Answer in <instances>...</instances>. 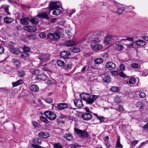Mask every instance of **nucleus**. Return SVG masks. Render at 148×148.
Masks as SVG:
<instances>
[{
	"label": "nucleus",
	"instance_id": "obj_39",
	"mask_svg": "<svg viewBox=\"0 0 148 148\" xmlns=\"http://www.w3.org/2000/svg\"><path fill=\"white\" fill-rule=\"evenodd\" d=\"M111 91L117 92L119 90V88L117 87L113 86L110 89Z\"/></svg>",
	"mask_w": 148,
	"mask_h": 148
},
{
	"label": "nucleus",
	"instance_id": "obj_20",
	"mask_svg": "<svg viewBox=\"0 0 148 148\" xmlns=\"http://www.w3.org/2000/svg\"><path fill=\"white\" fill-rule=\"evenodd\" d=\"M136 44L137 45L143 46L145 45L146 42L143 40H139L136 41Z\"/></svg>",
	"mask_w": 148,
	"mask_h": 148
},
{
	"label": "nucleus",
	"instance_id": "obj_34",
	"mask_svg": "<svg viewBox=\"0 0 148 148\" xmlns=\"http://www.w3.org/2000/svg\"><path fill=\"white\" fill-rule=\"evenodd\" d=\"M13 54H18L20 52L19 49L17 48H14V47L10 51Z\"/></svg>",
	"mask_w": 148,
	"mask_h": 148
},
{
	"label": "nucleus",
	"instance_id": "obj_9",
	"mask_svg": "<svg viewBox=\"0 0 148 148\" xmlns=\"http://www.w3.org/2000/svg\"><path fill=\"white\" fill-rule=\"evenodd\" d=\"M74 103L75 106L78 108H81L83 105L82 101L80 99L75 100Z\"/></svg>",
	"mask_w": 148,
	"mask_h": 148
},
{
	"label": "nucleus",
	"instance_id": "obj_63",
	"mask_svg": "<svg viewBox=\"0 0 148 148\" xmlns=\"http://www.w3.org/2000/svg\"><path fill=\"white\" fill-rule=\"evenodd\" d=\"M143 39H144L145 41H148V36H144L142 37Z\"/></svg>",
	"mask_w": 148,
	"mask_h": 148
},
{
	"label": "nucleus",
	"instance_id": "obj_5",
	"mask_svg": "<svg viewBox=\"0 0 148 148\" xmlns=\"http://www.w3.org/2000/svg\"><path fill=\"white\" fill-rule=\"evenodd\" d=\"M74 131L80 137L82 138H85L88 136V134L86 131L80 130L76 128L74 129Z\"/></svg>",
	"mask_w": 148,
	"mask_h": 148
},
{
	"label": "nucleus",
	"instance_id": "obj_4",
	"mask_svg": "<svg viewBox=\"0 0 148 148\" xmlns=\"http://www.w3.org/2000/svg\"><path fill=\"white\" fill-rule=\"evenodd\" d=\"M44 114L47 118L51 120H55L57 116L55 114L49 111L45 112Z\"/></svg>",
	"mask_w": 148,
	"mask_h": 148
},
{
	"label": "nucleus",
	"instance_id": "obj_10",
	"mask_svg": "<svg viewBox=\"0 0 148 148\" xmlns=\"http://www.w3.org/2000/svg\"><path fill=\"white\" fill-rule=\"evenodd\" d=\"M82 117L84 120L88 121L90 120L92 118V115L90 113H84L82 115Z\"/></svg>",
	"mask_w": 148,
	"mask_h": 148
},
{
	"label": "nucleus",
	"instance_id": "obj_53",
	"mask_svg": "<svg viewBox=\"0 0 148 148\" xmlns=\"http://www.w3.org/2000/svg\"><path fill=\"white\" fill-rule=\"evenodd\" d=\"M25 75V73L23 71L19 72L18 74V76L20 77H22L24 76Z\"/></svg>",
	"mask_w": 148,
	"mask_h": 148
},
{
	"label": "nucleus",
	"instance_id": "obj_12",
	"mask_svg": "<svg viewBox=\"0 0 148 148\" xmlns=\"http://www.w3.org/2000/svg\"><path fill=\"white\" fill-rule=\"evenodd\" d=\"M68 105L65 103L58 104L57 106L59 110H62L68 108Z\"/></svg>",
	"mask_w": 148,
	"mask_h": 148
},
{
	"label": "nucleus",
	"instance_id": "obj_18",
	"mask_svg": "<svg viewBox=\"0 0 148 148\" xmlns=\"http://www.w3.org/2000/svg\"><path fill=\"white\" fill-rule=\"evenodd\" d=\"M40 59L42 62L48 60V57L46 53L42 54L40 56Z\"/></svg>",
	"mask_w": 148,
	"mask_h": 148
},
{
	"label": "nucleus",
	"instance_id": "obj_35",
	"mask_svg": "<svg viewBox=\"0 0 148 148\" xmlns=\"http://www.w3.org/2000/svg\"><path fill=\"white\" fill-rule=\"evenodd\" d=\"M39 76L40 77L39 78H40V79L42 80L47 79L48 77L46 75L41 74Z\"/></svg>",
	"mask_w": 148,
	"mask_h": 148
},
{
	"label": "nucleus",
	"instance_id": "obj_17",
	"mask_svg": "<svg viewBox=\"0 0 148 148\" xmlns=\"http://www.w3.org/2000/svg\"><path fill=\"white\" fill-rule=\"evenodd\" d=\"M104 141H105V144L107 148H109L111 147V145L109 142V138L108 136H106L103 138Z\"/></svg>",
	"mask_w": 148,
	"mask_h": 148
},
{
	"label": "nucleus",
	"instance_id": "obj_50",
	"mask_svg": "<svg viewBox=\"0 0 148 148\" xmlns=\"http://www.w3.org/2000/svg\"><path fill=\"white\" fill-rule=\"evenodd\" d=\"M56 63H57V65H60L61 64H62V65L65 64L64 62L60 60H58L57 61H56Z\"/></svg>",
	"mask_w": 148,
	"mask_h": 148
},
{
	"label": "nucleus",
	"instance_id": "obj_2",
	"mask_svg": "<svg viewBox=\"0 0 148 148\" xmlns=\"http://www.w3.org/2000/svg\"><path fill=\"white\" fill-rule=\"evenodd\" d=\"M60 5V3L58 2H52L49 3V6L50 10H54L53 12V14L55 15H59L61 12V11L58 8Z\"/></svg>",
	"mask_w": 148,
	"mask_h": 148
},
{
	"label": "nucleus",
	"instance_id": "obj_43",
	"mask_svg": "<svg viewBox=\"0 0 148 148\" xmlns=\"http://www.w3.org/2000/svg\"><path fill=\"white\" fill-rule=\"evenodd\" d=\"M29 56V54L27 52L23 51L22 52L21 56L22 57H27Z\"/></svg>",
	"mask_w": 148,
	"mask_h": 148
},
{
	"label": "nucleus",
	"instance_id": "obj_56",
	"mask_svg": "<svg viewBox=\"0 0 148 148\" xmlns=\"http://www.w3.org/2000/svg\"><path fill=\"white\" fill-rule=\"evenodd\" d=\"M115 148H122V146L121 143H116Z\"/></svg>",
	"mask_w": 148,
	"mask_h": 148
},
{
	"label": "nucleus",
	"instance_id": "obj_36",
	"mask_svg": "<svg viewBox=\"0 0 148 148\" xmlns=\"http://www.w3.org/2000/svg\"><path fill=\"white\" fill-rule=\"evenodd\" d=\"M103 81L106 83L109 82L110 80V77L108 76H105L103 79Z\"/></svg>",
	"mask_w": 148,
	"mask_h": 148
},
{
	"label": "nucleus",
	"instance_id": "obj_3",
	"mask_svg": "<svg viewBox=\"0 0 148 148\" xmlns=\"http://www.w3.org/2000/svg\"><path fill=\"white\" fill-rule=\"evenodd\" d=\"M60 33L58 31L53 33H49L47 34V38L49 41H57L60 38Z\"/></svg>",
	"mask_w": 148,
	"mask_h": 148
},
{
	"label": "nucleus",
	"instance_id": "obj_28",
	"mask_svg": "<svg viewBox=\"0 0 148 148\" xmlns=\"http://www.w3.org/2000/svg\"><path fill=\"white\" fill-rule=\"evenodd\" d=\"M8 47L10 49V50L11 51L14 48V43L10 41L8 42Z\"/></svg>",
	"mask_w": 148,
	"mask_h": 148
},
{
	"label": "nucleus",
	"instance_id": "obj_7",
	"mask_svg": "<svg viewBox=\"0 0 148 148\" xmlns=\"http://www.w3.org/2000/svg\"><path fill=\"white\" fill-rule=\"evenodd\" d=\"M23 29L25 30L30 32H34L36 30V28L34 26L29 25L25 26Z\"/></svg>",
	"mask_w": 148,
	"mask_h": 148
},
{
	"label": "nucleus",
	"instance_id": "obj_42",
	"mask_svg": "<svg viewBox=\"0 0 148 148\" xmlns=\"http://www.w3.org/2000/svg\"><path fill=\"white\" fill-rule=\"evenodd\" d=\"M107 69L109 70H112L116 67V65H106Z\"/></svg>",
	"mask_w": 148,
	"mask_h": 148
},
{
	"label": "nucleus",
	"instance_id": "obj_48",
	"mask_svg": "<svg viewBox=\"0 0 148 148\" xmlns=\"http://www.w3.org/2000/svg\"><path fill=\"white\" fill-rule=\"evenodd\" d=\"M23 50L24 51H25L27 52H29L30 51L29 48L28 47L26 46L23 47Z\"/></svg>",
	"mask_w": 148,
	"mask_h": 148
},
{
	"label": "nucleus",
	"instance_id": "obj_31",
	"mask_svg": "<svg viewBox=\"0 0 148 148\" xmlns=\"http://www.w3.org/2000/svg\"><path fill=\"white\" fill-rule=\"evenodd\" d=\"M94 115L97 117V119L100 121V122H103L105 120V118L104 117L102 116H98L96 114H95Z\"/></svg>",
	"mask_w": 148,
	"mask_h": 148
},
{
	"label": "nucleus",
	"instance_id": "obj_6",
	"mask_svg": "<svg viewBox=\"0 0 148 148\" xmlns=\"http://www.w3.org/2000/svg\"><path fill=\"white\" fill-rule=\"evenodd\" d=\"M113 38L114 37L111 36H107L104 41V43L106 45H109L111 44L112 42H114V40Z\"/></svg>",
	"mask_w": 148,
	"mask_h": 148
},
{
	"label": "nucleus",
	"instance_id": "obj_16",
	"mask_svg": "<svg viewBox=\"0 0 148 148\" xmlns=\"http://www.w3.org/2000/svg\"><path fill=\"white\" fill-rule=\"evenodd\" d=\"M36 17H37L38 18L41 17L42 18H45L47 20H49V17L48 15L45 12H43L40 14L36 16Z\"/></svg>",
	"mask_w": 148,
	"mask_h": 148
},
{
	"label": "nucleus",
	"instance_id": "obj_46",
	"mask_svg": "<svg viewBox=\"0 0 148 148\" xmlns=\"http://www.w3.org/2000/svg\"><path fill=\"white\" fill-rule=\"evenodd\" d=\"M54 148H62L61 145L59 143L54 144Z\"/></svg>",
	"mask_w": 148,
	"mask_h": 148
},
{
	"label": "nucleus",
	"instance_id": "obj_44",
	"mask_svg": "<svg viewBox=\"0 0 148 148\" xmlns=\"http://www.w3.org/2000/svg\"><path fill=\"white\" fill-rule=\"evenodd\" d=\"M119 75L120 77L124 78H127V77L126 75H125L123 73V72H121L119 73Z\"/></svg>",
	"mask_w": 148,
	"mask_h": 148
},
{
	"label": "nucleus",
	"instance_id": "obj_38",
	"mask_svg": "<svg viewBox=\"0 0 148 148\" xmlns=\"http://www.w3.org/2000/svg\"><path fill=\"white\" fill-rule=\"evenodd\" d=\"M71 49L72 51L75 53H77L80 51L79 49L77 47H72Z\"/></svg>",
	"mask_w": 148,
	"mask_h": 148
},
{
	"label": "nucleus",
	"instance_id": "obj_24",
	"mask_svg": "<svg viewBox=\"0 0 148 148\" xmlns=\"http://www.w3.org/2000/svg\"><path fill=\"white\" fill-rule=\"evenodd\" d=\"M39 20L34 18H30V21L34 24H37L39 23Z\"/></svg>",
	"mask_w": 148,
	"mask_h": 148
},
{
	"label": "nucleus",
	"instance_id": "obj_41",
	"mask_svg": "<svg viewBox=\"0 0 148 148\" xmlns=\"http://www.w3.org/2000/svg\"><path fill=\"white\" fill-rule=\"evenodd\" d=\"M40 119L41 121L45 123H47L48 121V120L46 118L43 116L40 117Z\"/></svg>",
	"mask_w": 148,
	"mask_h": 148
},
{
	"label": "nucleus",
	"instance_id": "obj_19",
	"mask_svg": "<svg viewBox=\"0 0 148 148\" xmlns=\"http://www.w3.org/2000/svg\"><path fill=\"white\" fill-rule=\"evenodd\" d=\"M30 89L31 91L35 92L38 90L39 88L37 85L34 84L30 87Z\"/></svg>",
	"mask_w": 148,
	"mask_h": 148
},
{
	"label": "nucleus",
	"instance_id": "obj_26",
	"mask_svg": "<svg viewBox=\"0 0 148 148\" xmlns=\"http://www.w3.org/2000/svg\"><path fill=\"white\" fill-rule=\"evenodd\" d=\"M33 142L35 144V145H40L41 143V140L39 138H36L33 140Z\"/></svg>",
	"mask_w": 148,
	"mask_h": 148
},
{
	"label": "nucleus",
	"instance_id": "obj_52",
	"mask_svg": "<svg viewBox=\"0 0 148 148\" xmlns=\"http://www.w3.org/2000/svg\"><path fill=\"white\" fill-rule=\"evenodd\" d=\"M45 100L46 102L49 103H51L53 101L50 98L47 99Z\"/></svg>",
	"mask_w": 148,
	"mask_h": 148
},
{
	"label": "nucleus",
	"instance_id": "obj_61",
	"mask_svg": "<svg viewBox=\"0 0 148 148\" xmlns=\"http://www.w3.org/2000/svg\"><path fill=\"white\" fill-rule=\"evenodd\" d=\"M92 41L93 42H98L99 41V40L98 38H95L92 40Z\"/></svg>",
	"mask_w": 148,
	"mask_h": 148
},
{
	"label": "nucleus",
	"instance_id": "obj_62",
	"mask_svg": "<svg viewBox=\"0 0 148 148\" xmlns=\"http://www.w3.org/2000/svg\"><path fill=\"white\" fill-rule=\"evenodd\" d=\"M138 140H135L132 142V144L133 146H134L138 143Z\"/></svg>",
	"mask_w": 148,
	"mask_h": 148
},
{
	"label": "nucleus",
	"instance_id": "obj_33",
	"mask_svg": "<svg viewBox=\"0 0 148 148\" xmlns=\"http://www.w3.org/2000/svg\"><path fill=\"white\" fill-rule=\"evenodd\" d=\"M39 68L41 69L44 71L50 72L49 69L46 66V65H40L38 66Z\"/></svg>",
	"mask_w": 148,
	"mask_h": 148
},
{
	"label": "nucleus",
	"instance_id": "obj_14",
	"mask_svg": "<svg viewBox=\"0 0 148 148\" xmlns=\"http://www.w3.org/2000/svg\"><path fill=\"white\" fill-rule=\"evenodd\" d=\"M49 136V134L46 132H40L38 133V136L41 138H46Z\"/></svg>",
	"mask_w": 148,
	"mask_h": 148
},
{
	"label": "nucleus",
	"instance_id": "obj_32",
	"mask_svg": "<svg viewBox=\"0 0 148 148\" xmlns=\"http://www.w3.org/2000/svg\"><path fill=\"white\" fill-rule=\"evenodd\" d=\"M136 93L137 95H139V97L140 98H144L146 96V94L144 92H136Z\"/></svg>",
	"mask_w": 148,
	"mask_h": 148
},
{
	"label": "nucleus",
	"instance_id": "obj_60",
	"mask_svg": "<svg viewBox=\"0 0 148 148\" xmlns=\"http://www.w3.org/2000/svg\"><path fill=\"white\" fill-rule=\"evenodd\" d=\"M66 34L68 35V37L69 38H70V37H71V33L68 30L67 31L66 30Z\"/></svg>",
	"mask_w": 148,
	"mask_h": 148
},
{
	"label": "nucleus",
	"instance_id": "obj_25",
	"mask_svg": "<svg viewBox=\"0 0 148 148\" xmlns=\"http://www.w3.org/2000/svg\"><path fill=\"white\" fill-rule=\"evenodd\" d=\"M75 44V42L72 40L67 41L65 43V45L68 47H71L74 45Z\"/></svg>",
	"mask_w": 148,
	"mask_h": 148
},
{
	"label": "nucleus",
	"instance_id": "obj_49",
	"mask_svg": "<svg viewBox=\"0 0 148 148\" xmlns=\"http://www.w3.org/2000/svg\"><path fill=\"white\" fill-rule=\"evenodd\" d=\"M75 10H68L67 12L69 14V15L71 17V15L75 13Z\"/></svg>",
	"mask_w": 148,
	"mask_h": 148
},
{
	"label": "nucleus",
	"instance_id": "obj_40",
	"mask_svg": "<svg viewBox=\"0 0 148 148\" xmlns=\"http://www.w3.org/2000/svg\"><path fill=\"white\" fill-rule=\"evenodd\" d=\"M136 82V79L134 78H131L129 80V83L130 84H134Z\"/></svg>",
	"mask_w": 148,
	"mask_h": 148
},
{
	"label": "nucleus",
	"instance_id": "obj_13",
	"mask_svg": "<svg viewBox=\"0 0 148 148\" xmlns=\"http://www.w3.org/2000/svg\"><path fill=\"white\" fill-rule=\"evenodd\" d=\"M60 55L63 58H67L70 56V53L69 51H64L60 53Z\"/></svg>",
	"mask_w": 148,
	"mask_h": 148
},
{
	"label": "nucleus",
	"instance_id": "obj_15",
	"mask_svg": "<svg viewBox=\"0 0 148 148\" xmlns=\"http://www.w3.org/2000/svg\"><path fill=\"white\" fill-rule=\"evenodd\" d=\"M92 50L95 51H97L101 50L103 46L101 44L96 45L92 47Z\"/></svg>",
	"mask_w": 148,
	"mask_h": 148
},
{
	"label": "nucleus",
	"instance_id": "obj_30",
	"mask_svg": "<svg viewBox=\"0 0 148 148\" xmlns=\"http://www.w3.org/2000/svg\"><path fill=\"white\" fill-rule=\"evenodd\" d=\"M124 8L123 7H119L116 11V13L118 14H121L124 10Z\"/></svg>",
	"mask_w": 148,
	"mask_h": 148
},
{
	"label": "nucleus",
	"instance_id": "obj_8",
	"mask_svg": "<svg viewBox=\"0 0 148 148\" xmlns=\"http://www.w3.org/2000/svg\"><path fill=\"white\" fill-rule=\"evenodd\" d=\"M21 23L23 25H27L30 21V17H24L20 19Z\"/></svg>",
	"mask_w": 148,
	"mask_h": 148
},
{
	"label": "nucleus",
	"instance_id": "obj_23",
	"mask_svg": "<svg viewBox=\"0 0 148 148\" xmlns=\"http://www.w3.org/2000/svg\"><path fill=\"white\" fill-rule=\"evenodd\" d=\"M103 59L102 58H97L94 60L95 63L96 64H100L103 62Z\"/></svg>",
	"mask_w": 148,
	"mask_h": 148
},
{
	"label": "nucleus",
	"instance_id": "obj_59",
	"mask_svg": "<svg viewBox=\"0 0 148 148\" xmlns=\"http://www.w3.org/2000/svg\"><path fill=\"white\" fill-rule=\"evenodd\" d=\"M111 73L114 75H116L118 74V72L117 71H111Z\"/></svg>",
	"mask_w": 148,
	"mask_h": 148
},
{
	"label": "nucleus",
	"instance_id": "obj_54",
	"mask_svg": "<svg viewBox=\"0 0 148 148\" xmlns=\"http://www.w3.org/2000/svg\"><path fill=\"white\" fill-rule=\"evenodd\" d=\"M20 64V61L18 60H15L13 61L14 65H19Z\"/></svg>",
	"mask_w": 148,
	"mask_h": 148
},
{
	"label": "nucleus",
	"instance_id": "obj_57",
	"mask_svg": "<svg viewBox=\"0 0 148 148\" xmlns=\"http://www.w3.org/2000/svg\"><path fill=\"white\" fill-rule=\"evenodd\" d=\"M120 70H124L125 69V65H119Z\"/></svg>",
	"mask_w": 148,
	"mask_h": 148
},
{
	"label": "nucleus",
	"instance_id": "obj_51",
	"mask_svg": "<svg viewBox=\"0 0 148 148\" xmlns=\"http://www.w3.org/2000/svg\"><path fill=\"white\" fill-rule=\"evenodd\" d=\"M39 73V70H36L33 72L32 74L35 75H37Z\"/></svg>",
	"mask_w": 148,
	"mask_h": 148
},
{
	"label": "nucleus",
	"instance_id": "obj_45",
	"mask_svg": "<svg viewBox=\"0 0 148 148\" xmlns=\"http://www.w3.org/2000/svg\"><path fill=\"white\" fill-rule=\"evenodd\" d=\"M116 110L118 111L123 112L124 109L122 106L120 105L117 108Z\"/></svg>",
	"mask_w": 148,
	"mask_h": 148
},
{
	"label": "nucleus",
	"instance_id": "obj_1",
	"mask_svg": "<svg viewBox=\"0 0 148 148\" xmlns=\"http://www.w3.org/2000/svg\"><path fill=\"white\" fill-rule=\"evenodd\" d=\"M79 97L81 99L86 101L87 103L91 104L98 97V96L93 95L91 96L89 94L85 93L80 94Z\"/></svg>",
	"mask_w": 148,
	"mask_h": 148
},
{
	"label": "nucleus",
	"instance_id": "obj_11",
	"mask_svg": "<svg viewBox=\"0 0 148 148\" xmlns=\"http://www.w3.org/2000/svg\"><path fill=\"white\" fill-rule=\"evenodd\" d=\"M127 42L128 41L132 42L131 44H128L127 43L125 44L124 45L127 46V48H131L133 47V45L134 43V42H133L134 40V38L133 37H127Z\"/></svg>",
	"mask_w": 148,
	"mask_h": 148
},
{
	"label": "nucleus",
	"instance_id": "obj_47",
	"mask_svg": "<svg viewBox=\"0 0 148 148\" xmlns=\"http://www.w3.org/2000/svg\"><path fill=\"white\" fill-rule=\"evenodd\" d=\"M39 36L41 38H44L46 37V34L45 32H42L39 34Z\"/></svg>",
	"mask_w": 148,
	"mask_h": 148
},
{
	"label": "nucleus",
	"instance_id": "obj_37",
	"mask_svg": "<svg viewBox=\"0 0 148 148\" xmlns=\"http://www.w3.org/2000/svg\"><path fill=\"white\" fill-rule=\"evenodd\" d=\"M114 101L115 103H120L122 102V100L119 97L116 96L114 99Z\"/></svg>",
	"mask_w": 148,
	"mask_h": 148
},
{
	"label": "nucleus",
	"instance_id": "obj_21",
	"mask_svg": "<svg viewBox=\"0 0 148 148\" xmlns=\"http://www.w3.org/2000/svg\"><path fill=\"white\" fill-rule=\"evenodd\" d=\"M3 20L4 22L8 24L12 23L14 21L12 18L9 17H5Z\"/></svg>",
	"mask_w": 148,
	"mask_h": 148
},
{
	"label": "nucleus",
	"instance_id": "obj_29",
	"mask_svg": "<svg viewBox=\"0 0 148 148\" xmlns=\"http://www.w3.org/2000/svg\"><path fill=\"white\" fill-rule=\"evenodd\" d=\"M23 83V81L21 79L18 80L16 82L12 83L13 86H16L21 84Z\"/></svg>",
	"mask_w": 148,
	"mask_h": 148
},
{
	"label": "nucleus",
	"instance_id": "obj_22",
	"mask_svg": "<svg viewBox=\"0 0 148 148\" xmlns=\"http://www.w3.org/2000/svg\"><path fill=\"white\" fill-rule=\"evenodd\" d=\"M115 49L118 51H122L124 49V47L122 45L117 44L115 46Z\"/></svg>",
	"mask_w": 148,
	"mask_h": 148
},
{
	"label": "nucleus",
	"instance_id": "obj_58",
	"mask_svg": "<svg viewBox=\"0 0 148 148\" xmlns=\"http://www.w3.org/2000/svg\"><path fill=\"white\" fill-rule=\"evenodd\" d=\"M33 125L35 127H38L40 125L37 122H33Z\"/></svg>",
	"mask_w": 148,
	"mask_h": 148
},
{
	"label": "nucleus",
	"instance_id": "obj_55",
	"mask_svg": "<svg viewBox=\"0 0 148 148\" xmlns=\"http://www.w3.org/2000/svg\"><path fill=\"white\" fill-rule=\"evenodd\" d=\"M38 145L32 144V146L34 148H42V147L39 146Z\"/></svg>",
	"mask_w": 148,
	"mask_h": 148
},
{
	"label": "nucleus",
	"instance_id": "obj_64",
	"mask_svg": "<svg viewBox=\"0 0 148 148\" xmlns=\"http://www.w3.org/2000/svg\"><path fill=\"white\" fill-rule=\"evenodd\" d=\"M143 128L144 129L148 131V123L145 125L143 126Z\"/></svg>",
	"mask_w": 148,
	"mask_h": 148
},
{
	"label": "nucleus",
	"instance_id": "obj_27",
	"mask_svg": "<svg viewBox=\"0 0 148 148\" xmlns=\"http://www.w3.org/2000/svg\"><path fill=\"white\" fill-rule=\"evenodd\" d=\"M64 137L68 140H71L73 139L72 136L69 134H65L64 136Z\"/></svg>",
	"mask_w": 148,
	"mask_h": 148
}]
</instances>
